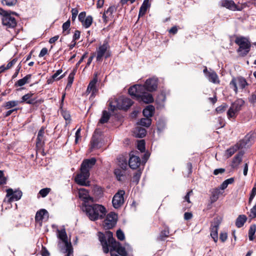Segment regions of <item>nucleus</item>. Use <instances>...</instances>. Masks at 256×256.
<instances>
[{
  "label": "nucleus",
  "mask_w": 256,
  "mask_h": 256,
  "mask_svg": "<svg viewBox=\"0 0 256 256\" xmlns=\"http://www.w3.org/2000/svg\"><path fill=\"white\" fill-rule=\"evenodd\" d=\"M98 236L104 253L107 254L109 251L110 252L116 251L121 256H127L125 248L120 246V242L115 240L111 232L107 231L105 234L98 232Z\"/></svg>",
  "instance_id": "obj_1"
},
{
  "label": "nucleus",
  "mask_w": 256,
  "mask_h": 256,
  "mask_svg": "<svg viewBox=\"0 0 256 256\" xmlns=\"http://www.w3.org/2000/svg\"><path fill=\"white\" fill-rule=\"evenodd\" d=\"M83 210L86 212L89 219L92 221L103 218L106 212L105 207L98 204L91 205L84 204Z\"/></svg>",
  "instance_id": "obj_2"
},
{
  "label": "nucleus",
  "mask_w": 256,
  "mask_h": 256,
  "mask_svg": "<svg viewBox=\"0 0 256 256\" xmlns=\"http://www.w3.org/2000/svg\"><path fill=\"white\" fill-rule=\"evenodd\" d=\"M144 86L140 84H136L128 89L129 94L138 100L146 104L154 102V98L150 94L147 93Z\"/></svg>",
  "instance_id": "obj_3"
},
{
  "label": "nucleus",
  "mask_w": 256,
  "mask_h": 256,
  "mask_svg": "<svg viewBox=\"0 0 256 256\" xmlns=\"http://www.w3.org/2000/svg\"><path fill=\"white\" fill-rule=\"evenodd\" d=\"M58 238L60 240L58 246L64 253H66V256H73V250L70 242L68 240L67 234L64 228L58 230Z\"/></svg>",
  "instance_id": "obj_4"
},
{
  "label": "nucleus",
  "mask_w": 256,
  "mask_h": 256,
  "mask_svg": "<svg viewBox=\"0 0 256 256\" xmlns=\"http://www.w3.org/2000/svg\"><path fill=\"white\" fill-rule=\"evenodd\" d=\"M132 101L129 98L120 96L118 98L109 100L110 110L114 111L116 109L126 110L132 104Z\"/></svg>",
  "instance_id": "obj_5"
},
{
  "label": "nucleus",
  "mask_w": 256,
  "mask_h": 256,
  "mask_svg": "<svg viewBox=\"0 0 256 256\" xmlns=\"http://www.w3.org/2000/svg\"><path fill=\"white\" fill-rule=\"evenodd\" d=\"M12 14L16 15V13L15 12L6 11L2 8H0V15L2 16V24L8 28H14L16 25V21L14 18L12 16Z\"/></svg>",
  "instance_id": "obj_6"
},
{
  "label": "nucleus",
  "mask_w": 256,
  "mask_h": 256,
  "mask_svg": "<svg viewBox=\"0 0 256 256\" xmlns=\"http://www.w3.org/2000/svg\"><path fill=\"white\" fill-rule=\"evenodd\" d=\"M235 42L239 46L238 52L240 56H246L250 50V42L244 37L236 38Z\"/></svg>",
  "instance_id": "obj_7"
},
{
  "label": "nucleus",
  "mask_w": 256,
  "mask_h": 256,
  "mask_svg": "<svg viewBox=\"0 0 256 256\" xmlns=\"http://www.w3.org/2000/svg\"><path fill=\"white\" fill-rule=\"evenodd\" d=\"M97 61H101L102 58H108L111 55L110 46L108 40H104L102 44H100L96 50Z\"/></svg>",
  "instance_id": "obj_8"
},
{
  "label": "nucleus",
  "mask_w": 256,
  "mask_h": 256,
  "mask_svg": "<svg viewBox=\"0 0 256 256\" xmlns=\"http://www.w3.org/2000/svg\"><path fill=\"white\" fill-rule=\"evenodd\" d=\"M248 85L246 80L242 76L233 78L230 83V87L233 88L236 93L238 92V88L244 89Z\"/></svg>",
  "instance_id": "obj_9"
},
{
  "label": "nucleus",
  "mask_w": 256,
  "mask_h": 256,
  "mask_svg": "<svg viewBox=\"0 0 256 256\" xmlns=\"http://www.w3.org/2000/svg\"><path fill=\"white\" fill-rule=\"evenodd\" d=\"M118 218L117 215L114 212H110L103 222V226L106 230L112 228L116 224Z\"/></svg>",
  "instance_id": "obj_10"
},
{
  "label": "nucleus",
  "mask_w": 256,
  "mask_h": 256,
  "mask_svg": "<svg viewBox=\"0 0 256 256\" xmlns=\"http://www.w3.org/2000/svg\"><path fill=\"white\" fill-rule=\"evenodd\" d=\"M244 104L242 100H238L235 101L230 106V109L227 112L228 118H232L236 116L238 112L240 110L241 107Z\"/></svg>",
  "instance_id": "obj_11"
},
{
  "label": "nucleus",
  "mask_w": 256,
  "mask_h": 256,
  "mask_svg": "<svg viewBox=\"0 0 256 256\" xmlns=\"http://www.w3.org/2000/svg\"><path fill=\"white\" fill-rule=\"evenodd\" d=\"M218 4L220 6L232 11H241L242 10V6H238L232 0H221Z\"/></svg>",
  "instance_id": "obj_12"
},
{
  "label": "nucleus",
  "mask_w": 256,
  "mask_h": 256,
  "mask_svg": "<svg viewBox=\"0 0 256 256\" xmlns=\"http://www.w3.org/2000/svg\"><path fill=\"white\" fill-rule=\"evenodd\" d=\"M125 192L123 190H119L114 196L112 203L115 208H118L122 206L124 203V196Z\"/></svg>",
  "instance_id": "obj_13"
},
{
  "label": "nucleus",
  "mask_w": 256,
  "mask_h": 256,
  "mask_svg": "<svg viewBox=\"0 0 256 256\" xmlns=\"http://www.w3.org/2000/svg\"><path fill=\"white\" fill-rule=\"evenodd\" d=\"M254 137L255 134L254 132H250L237 144L240 148H248L254 142Z\"/></svg>",
  "instance_id": "obj_14"
},
{
  "label": "nucleus",
  "mask_w": 256,
  "mask_h": 256,
  "mask_svg": "<svg viewBox=\"0 0 256 256\" xmlns=\"http://www.w3.org/2000/svg\"><path fill=\"white\" fill-rule=\"evenodd\" d=\"M6 191L8 202L18 200L22 195V192L19 190H14L12 188H8Z\"/></svg>",
  "instance_id": "obj_15"
},
{
  "label": "nucleus",
  "mask_w": 256,
  "mask_h": 256,
  "mask_svg": "<svg viewBox=\"0 0 256 256\" xmlns=\"http://www.w3.org/2000/svg\"><path fill=\"white\" fill-rule=\"evenodd\" d=\"M158 78L154 76L146 80L144 84L142 85L144 86L146 90L148 92H152L156 90L158 88Z\"/></svg>",
  "instance_id": "obj_16"
},
{
  "label": "nucleus",
  "mask_w": 256,
  "mask_h": 256,
  "mask_svg": "<svg viewBox=\"0 0 256 256\" xmlns=\"http://www.w3.org/2000/svg\"><path fill=\"white\" fill-rule=\"evenodd\" d=\"M90 176V172L80 170V174H78L75 178L76 182L81 186H88L89 182L87 180Z\"/></svg>",
  "instance_id": "obj_17"
},
{
  "label": "nucleus",
  "mask_w": 256,
  "mask_h": 256,
  "mask_svg": "<svg viewBox=\"0 0 256 256\" xmlns=\"http://www.w3.org/2000/svg\"><path fill=\"white\" fill-rule=\"evenodd\" d=\"M96 159L94 158L86 159L83 160L80 167V170L90 172V170L96 164Z\"/></svg>",
  "instance_id": "obj_18"
},
{
  "label": "nucleus",
  "mask_w": 256,
  "mask_h": 256,
  "mask_svg": "<svg viewBox=\"0 0 256 256\" xmlns=\"http://www.w3.org/2000/svg\"><path fill=\"white\" fill-rule=\"evenodd\" d=\"M220 222L218 219H214V222L212 224L210 228V236L213 238L214 242H216L218 240V231Z\"/></svg>",
  "instance_id": "obj_19"
},
{
  "label": "nucleus",
  "mask_w": 256,
  "mask_h": 256,
  "mask_svg": "<svg viewBox=\"0 0 256 256\" xmlns=\"http://www.w3.org/2000/svg\"><path fill=\"white\" fill-rule=\"evenodd\" d=\"M34 94L30 92L24 95L21 98V100L19 101L20 104L26 102L28 104H34L38 102L35 98H32Z\"/></svg>",
  "instance_id": "obj_20"
},
{
  "label": "nucleus",
  "mask_w": 256,
  "mask_h": 256,
  "mask_svg": "<svg viewBox=\"0 0 256 256\" xmlns=\"http://www.w3.org/2000/svg\"><path fill=\"white\" fill-rule=\"evenodd\" d=\"M204 72L206 74V77L210 82L214 84H218L220 82L218 76L215 72H208L207 68H205L204 70Z\"/></svg>",
  "instance_id": "obj_21"
},
{
  "label": "nucleus",
  "mask_w": 256,
  "mask_h": 256,
  "mask_svg": "<svg viewBox=\"0 0 256 256\" xmlns=\"http://www.w3.org/2000/svg\"><path fill=\"white\" fill-rule=\"evenodd\" d=\"M78 195L79 198L82 200L85 204L89 202L93 201V198L90 196L88 191L84 188L79 189Z\"/></svg>",
  "instance_id": "obj_22"
},
{
  "label": "nucleus",
  "mask_w": 256,
  "mask_h": 256,
  "mask_svg": "<svg viewBox=\"0 0 256 256\" xmlns=\"http://www.w3.org/2000/svg\"><path fill=\"white\" fill-rule=\"evenodd\" d=\"M44 128H42L38 132L36 142V148L40 149L41 148L44 144Z\"/></svg>",
  "instance_id": "obj_23"
},
{
  "label": "nucleus",
  "mask_w": 256,
  "mask_h": 256,
  "mask_svg": "<svg viewBox=\"0 0 256 256\" xmlns=\"http://www.w3.org/2000/svg\"><path fill=\"white\" fill-rule=\"evenodd\" d=\"M46 218H48V212L45 209H41L36 212L35 220L38 222L42 224V221Z\"/></svg>",
  "instance_id": "obj_24"
},
{
  "label": "nucleus",
  "mask_w": 256,
  "mask_h": 256,
  "mask_svg": "<svg viewBox=\"0 0 256 256\" xmlns=\"http://www.w3.org/2000/svg\"><path fill=\"white\" fill-rule=\"evenodd\" d=\"M140 164V160L138 156H130L129 160V166L132 169L137 168Z\"/></svg>",
  "instance_id": "obj_25"
},
{
  "label": "nucleus",
  "mask_w": 256,
  "mask_h": 256,
  "mask_svg": "<svg viewBox=\"0 0 256 256\" xmlns=\"http://www.w3.org/2000/svg\"><path fill=\"white\" fill-rule=\"evenodd\" d=\"M115 10L114 6H110L108 10L105 11L102 15L104 22H107L108 20H111L113 18V12Z\"/></svg>",
  "instance_id": "obj_26"
},
{
  "label": "nucleus",
  "mask_w": 256,
  "mask_h": 256,
  "mask_svg": "<svg viewBox=\"0 0 256 256\" xmlns=\"http://www.w3.org/2000/svg\"><path fill=\"white\" fill-rule=\"evenodd\" d=\"M98 82L97 74H94V76L92 80L90 82L87 88L86 92L90 93L92 92L94 94L96 92V84Z\"/></svg>",
  "instance_id": "obj_27"
},
{
  "label": "nucleus",
  "mask_w": 256,
  "mask_h": 256,
  "mask_svg": "<svg viewBox=\"0 0 256 256\" xmlns=\"http://www.w3.org/2000/svg\"><path fill=\"white\" fill-rule=\"evenodd\" d=\"M100 142L99 136L96 134H94L90 142V150H92L94 149H97L100 147Z\"/></svg>",
  "instance_id": "obj_28"
},
{
  "label": "nucleus",
  "mask_w": 256,
  "mask_h": 256,
  "mask_svg": "<svg viewBox=\"0 0 256 256\" xmlns=\"http://www.w3.org/2000/svg\"><path fill=\"white\" fill-rule=\"evenodd\" d=\"M154 107L152 105L148 106L143 110V114L146 118H151L154 114Z\"/></svg>",
  "instance_id": "obj_29"
},
{
  "label": "nucleus",
  "mask_w": 256,
  "mask_h": 256,
  "mask_svg": "<svg viewBox=\"0 0 256 256\" xmlns=\"http://www.w3.org/2000/svg\"><path fill=\"white\" fill-rule=\"evenodd\" d=\"M243 154L244 152H240L234 157L232 164V168H237L238 166L242 162Z\"/></svg>",
  "instance_id": "obj_30"
},
{
  "label": "nucleus",
  "mask_w": 256,
  "mask_h": 256,
  "mask_svg": "<svg viewBox=\"0 0 256 256\" xmlns=\"http://www.w3.org/2000/svg\"><path fill=\"white\" fill-rule=\"evenodd\" d=\"M31 74H28L24 78L19 80L14 84L16 86H22L25 84L29 82V80L31 78Z\"/></svg>",
  "instance_id": "obj_31"
},
{
  "label": "nucleus",
  "mask_w": 256,
  "mask_h": 256,
  "mask_svg": "<svg viewBox=\"0 0 256 256\" xmlns=\"http://www.w3.org/2000/svg\"><path fill=\"white\" fill-rule=\"evenodd\" d=\"M247 218L245 215H240L236 220V225L238 228L242 227L246 222Z\"/></svg>",
  "instance_id": "obj_32"
},
{
  "label": "nucleus",
  "mask_w": 256,
  "mask_h": 256,
  "mask_svg": "<svg viewBox=\"0 0 256 256\" xmlns=\"http://www.w3.org/2000/svg\"><path fill=\"white\" fill-rule=\"evenodd\" d=\"M222 194L220 188H216L212 190V192L211 200L212 202H216L219 196Z\"/></svg>",
  "instance_id": "obj_33"
},
{
  "label": "nucleus",
  "mask_w": 256,
  "mask_h": 256,
  "mask_svg": "<svg viewBox=\"0 0 256 256\" xmlns=\"http://www.w3.org/2000/svg\"><path fill=\"white\" fill-rule=\"evenodd\" d=\"M150 6V3H149V0H144L142 5L141 6L140 12H139V15L140 14H144L145 12H146L148 8Z\"/></svg>",
  "instance_id": "obj_34"
},
{
  "label": "nucleus",
  "mask_w": 256,
  "mask_h": 256,
  "mask_svg": "<svg viewBox=\"0 0 256 256\" xmlns=\"http://www.w3.org/2000/svg\"><path fill=\"white\" fill-rule=\"evenodd\" d=\"M240 148L238 144H236V145L228 149L226 151V154L227 155V156L228 158L231 156L236 152Z\"/></svg>",
  "instance_id": "obj_35"
},
{
  "label": "nucleus",
  "mask_w": 256,
  "mask_h": 256,
  "mask_svg": "<svg viewBox=\"0 0 256 256\" xmlns=\"http://www.w3.org/2000/svg\"><path fill=\"white\" fill-rule=\"evenodd\" d=\"M152 123V120L149 118H142L140 122H138V124L144 126L148 127Z\"/></svg>",
  "instance_id": "obj_36"
},
{
  "label": "nucleus",
  "mask_w": 256,
  "mask_h": 256,
  "mask_svg": "<svg viewBox=\"0 0 256 256\" xmlns=\"http://www.w3.org/2000/svg\"><path fill=\"white\" fill-rule=\"evenodd\" d=\"M93 18L91 16H86L84 20L82 22V25L85 28H89L92 22Z\"/></svg>",
  "instance_id": "obj_37"
},
{
  "label": "nucleus",
  "mask_w": 256,
  "mask_h": 256,
  "mask_svg": "<svg viewBox=\"0 0 256 256\" xmlns=\"http://www.w3.org/2000/svg\"><path fill=\"white\" fill-rule=\"evenodd\" d=\"M19 104H20V102L18 100H10V101L6 102L4 104V106L7 109H10V108H12L13 107L18 106Z\"/></svg>",
  "instance_id": "obj_38"
},
{
  "label": "nucleus",
  "mask_w": 256,
  "mask_h": 256,
  "mask_svg": "<svg viewBox=\"0 0 256 256\" xmlns=\"http://www.w3.org/2000/svg\"><path fill=\"white\" fill-rule=\"evenodd\" d=\"M169 230L168 228H166L162 230L160 234L159 239L160 240H164L166 238H168L169 236Z\"/></svg>",
  "instance_id": "obj_39"
},
{
  "label": "nucleus",
  "mask_w": 256,
  "mask_h": 256,
  "mask_svg": "<svg viewBox=\"0 0 256 256\" xmlns=\"http://www.w3.org/2000/svg\"><path fill=\"white\" fill-rule=\"evenodd\" d=\"M110 115L108 112L104 110L103 112L102 116L100 120V122L101 124H104L108 122L110 118Z\"/></svg>",
  "instance_id": "obj_40"
},
{
  "label": "nucleus",
  "mask_w": 256,
  "mask_h": 256,
  "mask_svg": "<svg viewBox=\"0 0 256 256\" xmlns=\"http://www.w3.org/2000/svg\"><path fill=\"white\" fill-rule=\"evenodd\" d=\"M256 231V226L252 225L250 226V230H248V238L250 240H254V236L255 234Z\"/></svg>",
  "instance_id": "obj_41"
},
{
  "label": "nucleus",
  "mask_w": 256,
  "mask_h": 256,
  "mask_svg": "<svg viewBox=\"0 0 256 256\" xmlns=\"http://www.w3.org/2000/svg\"><path fill=\"white\" fill-rule=\"evenodd\" d=\"M70 21L68 20L62 24L63 33L64 35H66L70 32Z\"/></svg>",
  "instance_id": "obj_42"
},
{
  "label": "nucleus",
  "mask_w": 256,
  "mask_h": 256,
  "mask_svg": "<svg viewBox=\"0 0 256 256\" xmlns=\"http://www.w3.org/2000/svg\"><path fill=\"white\" fill-rule=\"evenodd\" d=\"M136 130L138 132L136 135L138 138H143L146 135V130L144 128H139Z\"/></svg>",
  "instance_id": "obj_43"
},
{
  "label": "nucleus",
  "mask_w": 256,
  "mask_h": 256,
  "mask_svg": "<svg viewBox=\"0 0 256 256\" xmlns=\"http://www.w3.org/2000/svg\"><path fill=\"white\" fill-rule=\"evenodd\" d=\"M62 72V69H60L58 70L52 76V78L54 80H58L60 79L61 78H62L64 76V74H62L58 77V76L60 75Z\"/></svg>",
  "instance_id": "obj_44"
},
{
  "label": "nucleus",
  "mask_w": 256,
  "mask_h": 256,
  "mask_svg": "<svg viewBox=\"0 0 256 256\" xmlns=\"http://www.w3.org/2000/svg\"><path fill=\"white\" fill-rule=\"evenodd\" d=\"M17 2V0H2V2L4 5L8 6H14Z\"/></svg>",
  "instance_id": "obj_45"
},
{
  "label": "nucleus",
  "mask_w": 256,
  "mask_h": 256,
  "mask_svg": "<svg viewBox=\"0 0 256 256\" xmlns=\"http://www.w3.org/2000/svg\"><path fill=\"white\" fill-rule=\"evenodd\" d=\"M138 148L141 152H144L145 150V142L144 140H140L138 142Z\"/></svg>",
  "instance_id": "obj_46"
},
{
  "label": "nucleus",
  "mask_w": 256,
  "mask_h": 256,
  "mask_svg": "<svg viewBox=\"0 0 256 256\" xmlns=\"http://www.w3.org/2000/svg\"><path fill=\"white\" fill-rule=\"evenodd\" d=\"M62 114L66 120V124H67L68 123H69L70 120V116L69 112L62 110Z\"/></svg>",
  "instance_id": "obj_47"
},
{
  "label": "nucleus",
  "mask_w": 256,
  "mask_h": 256,
  "mask_svg": "<svg viewBox=\"0 0 256 256\" xmlns=\"http://www.w3.org/2000/svg\"><path fill=\"white\" fill-rule=\"evenodd\" d=\"M50 188H44L40 190L39 194L42 197H46L50 192Z\"/></svg>",
  "instance_id": "obj_48"
},
{
  "label": "nucleus",
  "mask_w": 256,
  "mask_h": 256,
  "mask_svg": "<svg viewBox=\"0 0 256 256\" xmlns=\"http://www.w3.org/2000/svg\"><path fill=\"white\" fill-rule=\"evenodd\" d=\"M124 171L120 168H116L114 170V174L118 180H121V177L123 176Z\"/></svg>",
  "instance_id": "obj_49"
},
{
  "label": "nucleus",
  "mask_w": 256,
  "mask_h": 256,
  "mask_svg": "<svg viewBox=\"0 0 256 256\" xmlns=\"http://www.w3.org/2000/svg\"><path fill=\"white\" fill-rule=\"evenodd\" d=\"M75 70H74L72 72L70 73L68 76V86H70L71 84H72L74 79V76L75 74Z\"/></svg>",
  "instance_id": "obj_50"
},
{
  "label": "nucleus",
  "mask_w": 256,
  "mask_h": 256,
  "mask_svg": "<svg viewBox=\"0 0 256 256\" xmlns=\"http://www.w3.org/2000/svg\"><path fill=\"white\" fill-rule=\"evenodd\" d=\"M256 194V187H254L251 191L250 196L248 200V204H250Z\"/></svg>",
  "instance_id": "obj_51"
},
{
  "label": "nucleus",
  "mask_w": 256,
  "mask_h": 256,
  "mask_svg": "<svg viewBox=\"0 0 256 256\" xmlns=\"http://www.w3.org/2000/svg\"><path fill=\"white\" fill-rule=\"evenodd\" d=\"M249 216L252 218H256V202L254 206L250 209Z\"/></svg>",
  "instance_id": "obj_52"
},
{
  "label": "nucleus",
  "mask_w": 256,
  "mask_h": 256,
  "mask_svg": "<svg viewBox=\"0 0 256 256\" xmlns=\"http://www.w3.org/2000/svg\"><path fill=\"white\" fill-rule=\"evenodd\" d=\"M116 236L120 240H123L124 238V234L121 230H118L116 232Z\"/></svg>",
  "instance_id": "obj_53"
},
{
  "label": "nucleus",
  "mask_w": 256,
  "mask_h": 256,
  "mask_svg": "<svg viewBox=\"0 0 256 256\" xmlns=\"http://www.w3.org/2000/svg\"><path fill=\"white\" fill-rule=\"evenodd\" d=\"M226 107L227 106L226 104H222V106H220L216 108V110L217 112V113H222L226 110Z\"/></svg>",
  "instance_id": "obj_54"
},
{
  "label": "nucleus",
  "mask_w": 256,
  "mask_h": 256,
  "mask_svg": "<svg viewBox=\"0 0 256 256\" xmlns=\"http://www.w3.org/2000/svg\"><path fill=\"white\" fill-rule=\"evenodd\" d=\"M18 61V59L17 58H14V59H12L10 62L6 65V68H8V70L10 68H12L16 64V62H17Z\"/></svg>",
  "instance_id": "obj_55"
},
{
  "label": "nucleus",
  "mask_w": 256,
  "mask_h": 256,
  "mask_svg": "<svg viewBox=\"0 0 256 256\" xmlns=\"http://www.w3.org/2000/svg\"><path fill=\"white\" fill-rule=\"evenodd\" d=\"M141 174L142 172L140 170H138L137 172H136L134 175V180L136 181V183H138L139 181V180L141 176Z\"/></svg>",
  "instance_id": "obj_56"
},
{
  "label": "nucleus",
  "mask_w": 256,
  "mask_h": 256,
  "mask_svg": "<svg viewBox=\"0 0 256 256\" xmlns=\"http://www.w3.org/2000/svg\"><path fill=\"white\" fill-rule=\"evenodd\" d=\"M78 10L76 8H72V21H74L78 14Z\"/></svg>",
  "instance_id": "obj_57"
},
{
  "label": "nucleus",
  "mask_w": 256,
  "mask_h": 256,
  "mask_svg": "<svg viewBox=\"0 0 256 256\" xmlns=\"http://www.w3.org/2000/svg\"><path fill=\"white\" fill-rule=\"evenodd\" d=\"M86 12H81L78 16V20L82 23V22L85 19V18H86Z\"/></svg>",
  "instance_id": "obj_58"
},
{
  "label": "nucleus",
  "mask_w": 256,
  "mask_h": 256,
  "mask_svg": "<svg viewBox=\"0 0 256 256\" xmlns=\"http://www.w3.org/2000/svg\"><path fill=\"white\" fill-rule=\"evenodd\" d=\"M80 128H79L76 131V132L75 134V137H76V138H75V142L76 144H77L78 142V139L80 138Z\"/></svg>",
  "instance_id": "obj_59"
},
{
  "label": "nucleus",
  "mask_w": 256,
  "mask_h": 256,
  "mask_svg": "<svg viewBox=\"0 0 256 256\" xmlns=\"http://www.w3.org/2000/svg\"><path fill=\"white\" fill-rule=\"evenodd\" d=\"M48 52V51L47 48H42L38 56L40 58L43 57L46 54H47Z\"/></svg>",
  "instance_id": "obj_60"
},
{
  "label": "nucleus",
  "mask_w": 256,
  "mask_h": 256,
  "mask_svg": "<svg viewBox=\"0 0 256 256\" xmlns=\"http://www.w3.org/2000/svg\"><path fill=\"white\" fill-rule=\"evenodd\" d=\"M6 182V180L4 176L3 173L0 171V184H4Z\"/></svg>",
  "instance_id": "obj_61"
},
{
  "label": "nucleus",
  "mask_w": 256,
  "mask_h": 256,
  "mask_svg": "<svg viewBox=\"0 0 256 256\" xmlns=\"http://www.w3.org/2000/svg\"><path fill=\"white\" fill-rule=\"evenodd\" d=\"M80 32L78 30H76L74 32V34L73 36V40H78L80 38Z\"/></svg>",
  "instance_id": "obj_62"
},
{
  "label": "nucleus",
  "mask_w": 256,
  "mask_h": 256,
  "mask_svg": "<svg viewBox=\"0 0 256 256\" xmlns=\"http://www.w3.org/2000/svg\"><path fill=\"white\" fill-rule=\"evenodd\" d=\"M224 171H225V170L224 168H222L216 169L214 172V175H218L219 174H222V173L224 172Z\"/></svg>",
  "instance_id": "obj_63"
},
{
  "label": "nucleus",
  "mask_w": 256,
  "mask_h": 256,
  "mask_svg": "<svg viewBox=\"0 0 256 256\" xmlns=\"http://www.w3.org/2000/svg\"><path fill=\"white\" fill-rule=\"evenodd\" d=\"M227 237L226 233H221L220 234V238L222 242H224L227 239Z\"/></svg>",
  "instance_id": "obj_64"
}]
</instances>
